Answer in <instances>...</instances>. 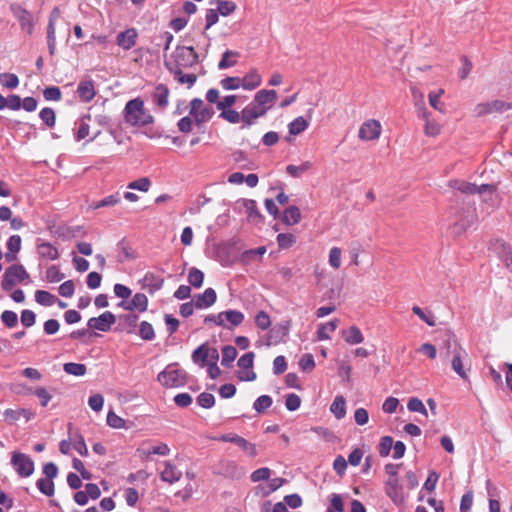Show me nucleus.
<instances>
[{"mask_svg":"<svg viewBox=\"0 0 512 512\" xmlns=\"http://www.w3.org/2000/svg\"><path fill=\"white\" fill-rule=\"evenodd\" d=\"M199 56L193 47L177 46L170 59L164 61L169 72L183 71L197 65Z\"/></svg>","mask_w":512,"mask_h":512,"instance_id":"nucleus-1","label":"nucleus"},{"mask_svg":"<svg viewBox=\"0 0 512 512\" xmlns=\"http://www.w3.org/2000/svg\"><path fill=\"white\" fill-rule=\"evenodd\" d=\"M125 120L132 126H145L153 122V117L145 111L140 98L128 101L124 108Z\"/></svg>","mask_w":512,"mask_h":512,"instance_id":"nucleus-2","label":"nucleus"},{"mask_svg":"<svg viewBox=\"0 0 512 512\" xmlns=\"http://www.w3.org/2000/svg\"><path fill=\"white\" fill-rule=\"evenodd\" d=\"M177 364H170L165 370L160 372L157 380L165 387L176 388L182 387L187 382V373L183 369H179Z\"/></svg>","mask_w":512,"mask_h":512,"instance_id":"nucleus-3","label":"nucleus"},{"mask_svg":"<svg viewBox=\"0 0 512 512\" xmlns=\"http://www.w3.org/2000/svg\"><path fill=\"white\" fill-rule=\"evenodd\" d=\"M29 278V274L21 264H13L6 268L1 283L2 289L10 291L17 282H23Z\"/></svg>","mask_w":512,"mask_h":512,"instance_id":"nucleus-4","label":"nucleus"},{"mask_svg":"<svg viewBox=\"0 0 512 512\" xmlns=\"http://www.w3.org/2000/svg\"><path fill=\"white\" fill-rule=\"evenodd\" d=\"M10 11L12 12L13 16L18 20L21 30L29 35H32L34 31V20L32 14L17 3H13L10 5Z\"/></svg>","mask_w":512,"mask_h":512,"instance_id":"nucleus-5","label":"nucleus"},{"mask_svg":"<svg viewBox=\"0 0 512 512\" xmlns=\"http://www.w3.org/2000/svg\"><path fill=\"white\" fill-rule=\"evenodd\" d=\"M190 115L194 117L197 125H201L212 118L214 110L211 107L205 106L202 99L194 98L190 102Z\"/></svg>","mask_w":512,"mask_h":512,"instance_id":"nucleus-6","label":"nucleus"},{"mask_svg":"<svg viewBox=\"0 0 512 512\" xmlns=\"http://www.w3.org/2000/svg\"><path fill=\"white\" fill-rule=\"evenodd\" d=\"M11 464L21 477H29L34 472V462L26 454L14 452L11 458Z\"/></svg>","mask_w":512,"mask_h":512,"instance_id":"nucleus-7","label":"nucleus"},{"mask_svg":"<svg viewBox=\"0 0 512 512\" xmlns=\"http://www.w3.org/2000/svg\"><path fill=\"white\" fill-rule=\"evenodd\" d=\"M453 187L464 194H480V195H482L484 193H489L492 195L496 190V187L494 185L483 184V185L478 186L476 184L465 182V181H456Z\"/></svg>","mask_w":512,"mask_h":512,"instance_id":"nucleus-8","label":"nucleus"},{"mask_svg":"<svg viewBox=\"0 0 512 512\" xmlns=\"http://www.w3.org/2000/svg\"><path fill=\"white\" fill-rule=\"evenodd\" d=\"M115 322V315L110 311H106L98 317L90 318L87 322V325L89 328L96 329L102 332H107L111 329V326Z\"/></svg>","mask_w":512,"mask_h":512,"instance_id":"nucleus-9","label":"nucleus"},{"mask_svg":"<svg viewBox=\"0 0 512 512\" xmlns=\"http://www.w3.org/2000/svg\"><path fill=\"white\" fill-rule=\"evenodd\" d=\"M219 440L222 442H230L237 445L242 451H244L250 457H255L257 455L255 444L250 443L245 438L237 434H224L219 438Z\"/></svg>","mask_w":512,"mask_h":512,"instance_id":"nucleus-10","label":"nucleus"},{"mask_svg":"<svg viewBox=\"0 0 512 512\" xmlns=\"http://www.w3.org/2000/svg\"><path fill=\"white\" fill-rule=\"evenodd\" d=\"M381 134V124L375 119H370L364 122L358 132V136L361 140L371 141L378 139Z\"/></svg>","mask_w":512,"mask_h":512,"instance_id":"nucleus-11","label":"nucleus"},{"mask_svg":"<svg viewBox=\"0 0 512 512\" xmlns=\"http://www.w3.org/2000/svg\"><path fill=\"white\" fill-rule=\"evenodd\" d=\"M267 108H260L251 102L241 111L242 128H248L254 124L255 120L266 114Z\"/></svg>","mask_w":512,"mask_h":512,"instance_id":"nucleus-12","label":"nucleus"},{"mask_svg":"<svg viewBox=\"0 0 512 512\" xmlns=\"http://www.w3.org/2000/svg\"><path fill=\"white\" fill-rule=\"evenodd\" d=\"M418 116L425 120L424 133L427 136H437L441 132V126L435 120H431L429 118L430 113L425 107L424 102L422 101L420 105H418Z\"/></svg>","mask_w":512,"mask_h":512,"instance_id":"nucleus-13","label":"nucleus"},{"mask_svg":"<svg viewBox=\"0 0 512 512\" xmlns=\"http://www.w3.org/2000/svg\"><path fill=\"white\" fill-rule=\"evenodd\" d=\"M512 109V103L495 100L490 103H481L476 107L478 115H484L492 112H504Z\"/></svg>","mask_w":512,"mask_h":512,"instance_id":"nucleus-14","label":"nucleus"},{"mask_svg":"<svg viewBox=\"0 0 512 512\" xmlns=\"http://www.w3.org/2000/svg\"><path fill=\"white\" fill-rule=\"evenodd\" d=\"M137 37H138V33H137L136 29L129 28V29H126L125 31L120 32L117 35L116 43L123 50H130L132 47L135 46Z\"/></svg>","mask_w":512,"mask_h":512,"instance_id":"nucleus-15","label":"nucleus"},{"mask_svg":"<svg viewBox=\"0 0 512 512\" xmlns=\"http://www.w3.org/2000/svg\"><path fill=\"white\" fill-rule=\"evenodd\" d=\"M217 300V294L213 288H207L202 294L194 296L195 308L203 309L211 307Z\"/></svg>","mask_w":512,"mask_h":512,"instance_id":"nucleus-16","label":"nucleus"},{"mask_svg":"<svg viewBox=\"0 0 512 512\" xmlns=\"http://www.w3.org/2000/svg\"><path fill=\"white\" fill-rule=\"evenodd\" d=\"M277 99V92L275 90H260L258 91L253 99V103H255L260 108H267V111L270 109L273 102Z\"/></svg>","mask_w":512,"mask_h":512,"instance_id":"nucleus-17","label":"nucleus"},{"mask_svg":"<svg viewBox=\"0 0 512 512\" xmlns=\"http://www.w3.org/2000/svg\"><path fill=\"white\" fill-rule=\"evenodd\" d=\"M77 93L81 101L88 103L96 95V90L94 86V81L92 79H86L80 81L77 87Z\"/></svg>","mask_w":512,"mask_h":512,"instance_id":"nucleus-18","label":"nucleus"},{"mask_svg":"<svg viewBox=\"0 0 512 512\" xmlns=\"http://www.w3.org/2000/svg\"><path fill=\"white\" fill-rule=\"evenodd\" d=\"M169 94V88L165 84L160 83L152 93V100L159 108L165 109L169 103Z\"/></svg>","mask_w":512,"mask_h":512,"instance_id":"nucleus-19","label":"nucleus"},{"mask_svg":"<svg viewBox=\"0 0 512 512\" xmlns=\"http://www.w3.org/2000/svg\"><path fill=\"white\" fill-rule=\"evenodd\" d=\"M454 356L451 361L452 369L464 380L468 379V375L466 373V370L464 369L463 365V356L466 355L465 350H463L461 347H455Z\"/></svg>","mask_w":512,"mask_h":512,"instance_id":"nucleus-20","label":"nucleus"},{"mask_svg":"<svg viewBox=\"0 0 512 512\" xmlns=\"http://www.w3.org/2000/svg\"><path fill=\"white\" fill-rule=\"evenodd\" d=\"M142 288L147 289L150 294L160 290L164 284V279L153 273H146L141 280Z\"/></svg>","mask_w":512,"mask_h":512,"instance_id":"nucleus-21","label":"nucleus"},{"mask_svg":"<svg viewBox=\"0 0 512 512\" xmlns=\"http://www.w3.org/2000/svg\"><path fill=\"white\" fill-rule=\"evenodd\" d=\"M243 207L246 210L248 220L252 223L258 224L261 223L263 220L262 214L259 212L257 208V203L255 200L252 199H244L243 200Z\"/></svg>","mask_w":512,"mask_h":512,"instance_id":"nucleus-22","label":"nucleus"},{"mask_svg":"<svg viewBox=\"0 0 512 512\" xmlns=\"http://www.w3.org/2000/svg\"><path fill=\"white\" fill-rule=\"evenodd\" d=\"M37 252L40 257L48 260H56L59 257L57 248L49 242H40V240H38Z\"/></svg>","mask_w":512,"mask_h":512,"instance_id":"nucleus-23","label":"nucleus"},{"mask_svg":"<svg viewBox=\"0 0 512 512\" xmlns=\"http://www.w3.org/2000/svg\"><path fill=\"white\" fill-rule=\"evenodd\" d=\"M181 476V471H179L176 466L170 462H166L165 468L160 475L162 481L168 482L170 484L177 482Z\"/></svg>","mask_w":512,"mask_h":512,"instance_id":"nucleus-24","label":"nucleus"},{"mask_svg":"<svg viewBox=\"0 0 512 512\" xmlns=\"http://www.w3.org/2000/svg\"><path fill=\"white\" fill-rule=\"evenodd\" d=\"M386 494L395 503L402 501V495L398 483V478H389L385 486Z\"/></svg>","mask_w":512,"mask_h":512,"instance_id":"nucleus-25","label":"nucleus"},{"mask_svg":"<svg viewBox=\"0 0 512 512\" xmlns=\"http://www.w3.org/2000/svg\"><path fill=\"white\" fill-rule=\"evenodd\" d=\"M242 79V87L246 90H253L261 84V76L257 70L252 69Z\"/></svg>","mask_w":512,"mask_h":512,"instance_id":"nucleus-26","label":"nucleus"},{"mask_svg":"<svg viewBox=\"0 0 512 512\" xmlns=\"http://www.w3.org/2000/svg\"><path fill=\"white\" fill-rule=\"evenodd\" d=\"M301 220V212L297 206H290L283 212L282 221L286 225H295Z\"/></svg>","mask_w":512,"mask_h":512,"instance_id":"nucleus-27","label":"nucleus"},{"mask_svg":"<svg viewBox=\"0 0 512 512\" xmlns=\"http://www.w3.org/2000/svg\"><path fill=\"white\" fill-rule=\"evenodd\" d=\"M344 340L351 345L362 343L364 338L357 326H351L348 330L343 332Z\"/></svg>","mask_w":512,"mask_h":512,"instance_id":"nucleus-28","label":"nucleus"},{"mask_svg":"<svg viewBox=\"0 0 512 512\" xmlns=\"http://www.w3.org/2000/svg\"><path fill=\"white\" fill-rule=\"evenodd\" d=\"M339 325V320L334 319L329 321L326 324H321L317 330V338L319 340H327L330 339V332H334Z\"/></svg>","mask_w":512,"mask_h":512,"instance_id":"nucleus-29","label":"nucleus"},{"mask_svg":"<svg viewBox=\"0 0 512 512\" xmlns=\"http://www.w3.org/2000/svg\"><path fill=\"white\" fill-rule=\"evenodd\" d=\"M170 73L179 84H186L188 88H191L197 81V75L194 73L185 74L183 71H174Z\"/></svg>","mask_w":512,"mask_h":512,"instance_id":"nucleus-30","label":"nucleus"},{"mask_svg":"<svg viewBox=\"0 0 512 512\" xmlns=\"http://www.w3.org/2000/svg\"><path fill=\"white\" fill-rule=\"evenodd\" d=\"M243 320L244 314L238 310L224 311V322L227 321L230 324L229 329L241 325Z\"/></svg>","mask_w":512,"mask_h":512,"instance_id":"nucleus-31","label":"nucleus"},{"mask_svg":"<svg viewBox=\"0 0 512 512\" xmlns=\"http://www.w3.org/2000/svg\"><path fill=\"white\" fill-rule=\"evenodd\" d=\"M129 309L138 310L139 312H145L148 308V298L143 293H136L132 300Z\"/></svg>","mask_w":512,"mask_h":512,"instance_id":"nucleus-32","label":"nucleus"},{"mask_svg":"<svg viewBox=\"0 0 512 512\" xmlns=\"http://www.w3.org/2000/svg\"><path fill=\"white\" fill-rule=\"evenodd\" d=\"M345 404L346 401L343 396H336L333 403L331 404L330 410L337 419H342L345 416Z\"/></svg>","mask_w":512,"mask_h":512,"instance_id":"nucleus-33","label":"nucleus"},{"mask_svg":"<svg viewBox=\"0 0 512 512\" xmlns=\"http://www.w3.org/2000/svg\"><path fill=\"white\" fill-rule=\"evenodd\" d=\"M237 349L234 346L226 345L222 348L221 364L224 367H230L232 362L237 357Z\"/></svg>","mask_w":512,"mask_h":512,"instance_id":"nucleus-34","label":"nucleus"},{"mask_svg":"<svg viewBox=\"0 0 512 512\" xmlns=\"http://www.w3.org/2000/svg\"><path fill=\"white\" fill-rule=\"evenodd\" d=\"M312 167H313V164L310 161H305L299 166L292 165V164L288 165L286 167V171L290 176L298 178V177L302 176L305 172L310 170Z\"/></svg>","mask_w":512,"mask_h":512,"instance_id":"nucleus-35","label":"nucleus"},{"mask_svg":"<svg viewBox=\"0 0 512 512\" xmlns=\"http://www.w3.org/2000/svg\"><path fill=\"white\" fill-rule=\"evenodd\" d=\"M239 56V53L236 52V51H231V50H226L223 55H222V58L221 60L219 61L218 63V68L220 70H224V69H227L229 67H233L236 65V60L235 59H230L231 57L233 58H237Z\"/></svg>","mask_w":512,"mask_h":512,"instance_id":"nucleus-36","label":"nucleus"},{"mask_svg":"<svg viewBox=\"0 0 512 512\" xmlns=\"http://www.w3.org/2000/svg\"><path fill=\"white\" fill-rule=\"evenodd\" d=\"M308 122L302 116L295 118L288 126L290 135H298L308 127Z\"/></svg>","mask_w":512,"mask_h":512,"instance_id":"nucleus-37","label":"nucleus"},{"mask_svg":"<svg viewBox=\"0 0 512 512\" xmlns=\"http://www.w3.org/2000/svg\"><path fill=\"white\" fill-rule=\"evenodd\" d=\"M35 300L43 306H52L56 302V297L48 291L37 290L35 292Z\"/></svg>","mask_w":512,"mask_h":512,"instance_id":"nucleus-38","label":"nucleus"},{"mask_svg":"<svg viewBox=\"0 0 512 512\" xmlns=\"http://www.w3.org/2000/svg\"><path fill=\"white\" fill-rule=\"evenodd\" d=\"M120 201H121L120 194L118 192H116L115 194L109 195L98 202L92 203L91 207L93 209H98L101 207L114 206V205L120 203Z\"/></svg>","mask_w":512,"mask_h":512,"instance_id":"nucleus-39","label":"nucleus"},{"mask_svg":"<svg viewBox=\"0 0 512 512\" xmlns=\"http://www.w3.org/2000/svg\"><path fill=\"white\" fill-rule=\"evenodd\" d=\"M63 369L67 374L74 376H83L86 374L87 368L84 364L69 362L63 365Z\"/></svg>","mask_w":512,"mask_h":512,"instance_id":"nucleus-40","label":"nucleus"},{"mask_svg":"<svg viewBox=\"0 0 512 512\" xmlns=\"http://www.w3.org/2000/svg\"><path fill=\"white\" fill-rule=\"evenodd\" d=\"M203 280H204V273L193 267L189 270V273H188V282L190 283L191 286L195 287V288H200L203 284Z\"/></svg>","mask_w":512,"mask_h":512,"instance_id":"nucleus-41","label":"nucleus"},{"mask_svg":"<svg viewBox=\"0 0 512 512\" xmlns=\"http://www.w3.org/2000/svg\"><path fill=\"white\" fill-rule=\"evenodd\" d=\"M0 84L9 89H15L19 85V78L13 73H0Z\"/></svg>","mask_w":512,"mask_h":512,"instance_id":"nucleus-42","label":"nucleus"},{"mask_svg":"<svg viewBox=\"0 0 512 512\" xmlns=\"http://www.w3.org/2000/svg\"><path fill=\"white\" fill-rule=\"evenodd\" d=\"M87 120H91L90 115H85L81 118L79 127L76 133V140L80 141L82 139H85L89 135L90 126Z\"/></svg>","mask_w":512,"mask_h":512,"instance_id":"nucleus-43","label":"nucleus"},{"mask_svg":"<svg viewBox=\"0 0 512 512\" xmlns=\"http://www.w3.org/2000/svg\"><path fill=\"white\" fill-rule=\"evenodd\" d=\"M139 336L146 341L153 340L155 338L153 326L147 321H142L139 327Z\"/></svg>","mask_w":512,"mask_h":512,"instance_id":"nucleus-44","label":"nucleus"},{"mask_svg":"<svg viewBox=\"0 0 512 512\" xmlns=\"http://www.w3.org/2000/svg\"><path fill=\"white\" fill-rule=\"evenodd\" d=\"M192 360L196 364H201V366H204L206 362L208 361V358L206 356V343L200 345L197 347L193 353H192Z\"/></svg>","mask_w":512,"mask_h":512,"instance_id":"nucleus-45","label":"nucleus"},{"mask_svg":"<svg viewBox=\"0 0 512 512\" xmlns=\"http://www.w3.org/2000/svg\"><path fill=\"white\" fill-rule=\"evenodd\" d=\"M36 486L40 492L46 496H52L54 494V483L50 479H38Z\"/></svg>","mask_w":512,"mask_h":512,"instance_id":"nucleus-46","label":"nucleus"},{"mask_svg":"<svg viewBox=\"0 0 512 512\" xmlns=\"http://www.w3.org/2000/svg\"><path fill=\"white\" fill-rule=\"evenodd\" d=\"M118 247L120 249L118 256L119 262H124L125 260L134 259L136 257L135 252L126 245L124 239L118 243Z\"/></svg>","mask_w":512,"mask_h":512,"instance_id":"nucleus-47","label":"nucleus"},{"mask_svg":"<svg viewBox=\"0 0 512 512\" xmlns=\"http://www.w3.org/2000/svg\"><path fill=\"white\" fill-rule=\"evenodd\" d=\"M220 85L225 90H236L242 87V79L240 77H226L220 81Z\"/></svg>","mask_w":512,"mask_h":512,"instance_id":"nucleus-48","label":"nucleus"},{"mask_svg":"<svg viewBox=\"0 0 512 512\" xmlns=\"http://www.w3.org/2000/svg\"><path fill=\"white\" fill-rule=\"evenodd\" d=\"M407 408L411 412H419L422 415L426 416L428 415L427 410L422 403V401L416 397L410 398L407 403Z\"/></svg>","mask_w":512,"mask_h":512,"instance_id":"nucleus-49","label":"nucleus"},{"mask_svg":"<svg viewBox=\"0 0 512 512\" xmlns=\"http://www.w3.org/2000/svg\"><path fill=\"white\" fill-rule=\"evenodd\" d=\"M107 424L112 428L120 429L125 427L126 422L114 411L110 410L107 414Z\"/></svg>","mask_w":512,"mask_h":512,"instance_id":"nucleus-50","label":"nucleus"},{"mask_svg":"<svg viewBox=\"0 0 512 512\" xmlns=\"http://www.w3.org/2000/svg\"><path fill=\"white\" fill-rule=\"evenodd\" d=\"M151 186V181L147 177L139 178L128 184L129 189H135L142 192H147Z\"/></svg>","mask_w":512,"mask_h":512,"instance_id":"nucleus-51","label":"nucleus"},{"mask_svg":"<svg viewBox=\"0 0 512 512\" xmlns=\"http://www.w3.org/2000/svg\"><path fill=\"white\" fill-rule=\"evenodd\" d=\"M412 312L430 327H434L436 325L435 317L431 313L429 315L426 314L419 306H413Z\"/></svg>","mask_w":512,"mask_h":512,"instance_id":"nucleus-52","label":"nucleus"},{"mask_svg":"<svg viewBox=\"0 0 512 512\" xmlns=\"http://www.w3.org/2000/svg\"><path fill=\"white\" fill-rule=\"evenodd\" d=\"M271 405H272V398L268 395H262L256 399L253 407L258 413H262L267 408H269Z\"/></svg>","mask_w":512,"mask_h":512,"instance_id":"nucleus-53","label":"nucleus"},{"mask_svg":"<svg viewBox=\"0 0 512 512\" xmlns=\"http://www.w3.org/2000/svg\"><path fill=\"white\" fill-rule=\"evenodd\" d=\"M41 120L48 126L53 127L55 125V112L52 108L46 107L40 111L39 114Z\"/></svg>","mask_w":512,"mask_h":512,"instance_id":"nucleus-54","label":"nucleus"},{"mask_svg":"<svg viewBox=\"0 0 512 512\" xmlns=\"http://www.w3.org/2000/svg\"><path fill=\"white\" fill-rule=\"evenodd\" d=\"M393 446V438L391 436H384L379 443V454L381 457L389 455Z\"/></svg>","mask_w":512,"mask_h":512,"instance_id":"nucleus-55","label":"nucleus"},{"mask_svg":"<svg viewBox=\"0 0 512 512\" xmlns=\"http://www.w3.org/2000/svg\"><path fill=\"white\" fill-rule=\"evenodd\" d=\"M255 324L261 330H266L271 325L269 315L265 311H259L255 316Z\"/></svg>","mask_w":512,"mask_h":512,"instance_id":"nucleus-56","label":"nucleus"},{"mask_svg":"<svg viewBox=\"0 0 512 512\" xmlns=\"http://www.w3.org/2000/svg\"><path fill=\"white\" fill-rule=\"evenodd\" d=\"M296 241V238L293 234L290 233H280L277 235V243L280 248H289Z\"/></svg>","mask_w":512,"mask_h":512,"instance_id":"nucleus-57","label":"nucleus"},{"mask_svg":"<svg viewBox=\"0 0 512 512\" xmlns=\"http://www.w3.org/2000/svg\"><path fill=\"white\" fill-rule=\"evenodd\" d=\"M1 320L8 328H13L18 323L17 314L10 310H5L2 312Z\"/></svg>","mask_w":512,"mask_h":512,"instance_id":"nucleus-58","label":"nucleus"},{"mask_svg":"<svg viewBox=\"0 0 512 512\" xmlns=\"http://www.w3.org/2000/svg\"><path fill=\"white\" fill-rule=\"evenodd\" d=\"M43 96L47 101H59L61 100L62 94L57 86H50L44 89Z\"/></svg>","mask_w":512,"mask_h":512,"instance_id":"nucleus-59","label":"nucleus"},{"mask_svg":"<svg viewBox=\"0 0 512 512\" xmlns=\"http://www.w3.org/2000/svg\"><path fill=\"white\" fill-rule=\"evenodd\" d=\"M197 403L206 409H209L215 404V397L211 393L203 392L197 397Z\"/></svg>","mask_w":512,"mask_h":512,"instance_id":"nucleus-60","label":"nucleus"},{"mask_svg":"<svg viewBox=\"0 0 512 512\" xmlns=\"http://www.w3.org/2000/svg\"><path fill=\"white\" fill-rule=\"evenodd\" d=\"M498 247L501 248L502 261L505 263L506 268L512 272V254L509 247L502 242L498 243Z\"/></svg>","mask_w":512,"mask_h":512,"instance_id":"nucleus-61","label":"nucleus"},{"mask_svg":"<svg viewBox=\"0 0 512 512\" xmlns=\"http://www.w3.org/2000/svg\"><path fill=\"white\" fill-rule=\"evenodd\" d=\"M220 117L230 123L236 124L241 120V112L239 113L233 109H223L221 110Z\"/></svg>","mask_w":512,"mask_h":512,"instance_id":"nucleus-62","label":"nucleus"},{"mask_svg":"<svg viewBox=\"0 0 512 512\" xmlns=\"http://www.w3.org/2000/svg\"><path fill=\"white\" fill-rule=\"evenodd\" d=\"M301 399L295 393H290L286 396L285 406L289 411H295L300 407Z\"/></svg>","mask_w":512,"mask_h":512,"instance_id":"nucleus-63","label":"nucleus"},{"mask_svg":"<svg viewBox=\"0 0 512 512\" xmlns=\"http://www.w3.org/2000/svg\"><path fill=\"white\" fill-rule=\"evenodd\" d=\"M236 9V4L232 1H220L218 3L217 11L222 16H228Z\"/></svg>","mask_w":512,"mask_h":512,"instance_id":"nucleus-64","label":"nucleus"}]
</instances>
